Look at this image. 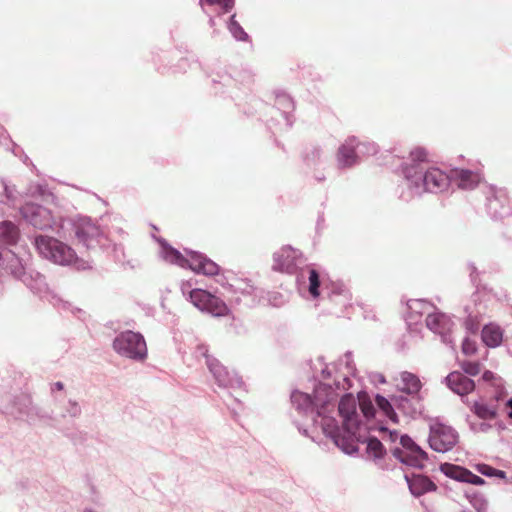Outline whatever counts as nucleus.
<instances>
[{
	"label": "nucleus",
	"instance_id": "39448f33",
	"mask_svg": "<svg viewBox=\"0 0 512 512\" xmlns=\"http://www.w3.org/2000/svg\"><path fill=\"white\" fill-rule=\"evenodd\" d=\"M66 223L72 226L75 238L87 249L106 248L109 238L90 217L78 216L74 219L62 220L60 228L63 229Z\"/></svg>",
	"mask_w": 512,
	"mask_h": 512
},
{
	"label": "nucleus",
	"instance_id": "7c9ffc66",
	"mask_svg": "<svg viewBox=\"0 0 512 512\" xmlns=\"http://www.w3.org/2000/svg\"><path fill=\"white\" fill-rule=\"evenodd\" d=\"M375 402L377 407L383 412V414L394 423H398V415L395 411L393 396L390 399L385 398L381 395H376Z\"/></svg>",
	"mask_w": 512,
	"mask_h": 512
},
{
	"label": "nucleus",
	"instance_id": "5701e85b",
	"mask_svg": "<svg viewBox=\"0 0 512 512\" xmlns=\"http://www.w3.org/2000/svg\"><path fill=\"white\" fill-rule=\"evenodd\" d=\"M406 481L408 483V487L410 492L419 497L427 492H431L436 490V485L426 476L423 475H413L409 478L407 475L405 476Z\"/></svg>",
	"mask_w": 512,
	"mask_h": 512
},
{
	"label": "nucleus",
	"instance_id": "69168bd1",
	"mask_svg": "<svg viewBox=\"0 0 512 512\" xmlns=\"http://www.w3.org/2000/svg\"><path fill=\"white\" fill-rule=\"evenodd\" d=\"M508 416H509L510 418H512V410H510V411L508 412Z\"/></svg>",
	"mask_w": 512,
	"mask_h": 512
},
{
	"label": "nucleus",
	"instance_id": "7ed1b4c3",
	"mask_svg": "<svg viewBox=\"0 0 512 512\" xmlns=\"http://www.w3.org/2000/svg\"><path fill=\"white\" fill-rule=\"evenodd\" d=\"M33 245L41 258L54 264L72 266L79 271L92 268L90 261L77 257L73 248L54 237L37 235Z\"/></svg>",
	"mask_w": 512,
	"mask_h": 512
},
{
	"label": "nucleus",
	"instance_id": "1a4fd4ad",
	"mask_svg": "<svg viewBox=\"0 0 512 512\" xmlns=\"http://www.w3.org/2000/svg\"><path fill=\"white\" fill-rule=\"evenodd\" d=\"M458 433L455 429L442 423L430 426L429 446L436 452L445 453L452 450L458 443Z\"/></svg>",
	"mask_w": 512,
	"mask_h": 512
},
{
	"label": "nucleus",
	"instance_id": "e433bc0d",
	"mask_svg": "<svg viewBox=\"0 0 512 512\" xmlns=\"http://www.w3.org/2000/svg\"><path fill=\"white\" fill-rule=\"evenodd\" d=\"M441 471L446 476H448L452 479H455L457 481L463 482L464 473H461V472H465L466 469L456 466V465H453V464L445 463V464L441 465Z\"/></svg>",
	"mask_w": 512,
	"mask_h": 512
},
{
	"label": "nucleus",
	"instance_id": "0eeeda50",
	"mask_svg": "<svg viewBox=\"0 0 512 512\" xmlns=\"http://www.w3.org/2000/svg\"><path fill=\"white\" fill-rule=\"evenodd\" d=\"M307 266L306 259L301 251L291 247L283 246L273 254V270L288 274L300 272L304 277V268Z\"/></svg>",
	"mask_w": 512,
	"mask_h": 512
},
{
	"label": "nucleus",
	"instance_id": "cd10ccee",
	"mask_svg": "<svg viewBox=\"0 0 512 512\" xmlns=\"http://www.w3.org/2000/svg\"><path fill=\"white\" fill-rule=\"evenodd\" d=\"M471 410L477 417L483 420H492L497 417L498 407L494 403L487 404L482 401H475L471 406Z\"/></svg>",
	"mask_w": 512,
	"mask_h": 512
},
{
	"label": "nucleus",
	"instance_id": "473e14b6",
	"mask_svg": "<svg viewBox=\"0 0 512 512\" xmlns=\"http://www.w3.org/2000/svg\"><path fill=\"white\" fill-rule=\"evenodd\" d=\"M304 162L308 168H315L323 162V152L319 147H312L304 155Z\"/></svg>",
	"mask_w": 512,
	"mask_h": 512
},
{
	"label": "nucleus",
	"instance_id": "bf43d9fd",
	"mask_svg": "<svg viewBox=\"0 0 512 512\" xmlns=\"http://www.w3.org/2000/svg\"><path fill=\"white\" fill-rule=\"evenodd\" d=\"M322 373H323V375L327 374L328 376H330V374H331V372H330V370H329V368H328V367H327L326 369H324V370L322 371Z\"/></svg>",
	"mask_w": 512,
	"mask_h": 512
},
{
	"label": "nucleus",
	"instance_id": "dca6fc26",
	"mask_svg": "<svg viewBox=\"0 0 512 512\" xmlns=\"http://www.w3.org/2000/svg\"><path fill=\"white\" fill-rule=\"evenodd\" d=\"M3 413L18 419H32L37 414V408L32 405L28 396L21 395L9 403H2Z\"/></svg>",
	"mask_w": 512,
	"mask_h": 512
},
{
	"label": "nucleus",
	"instance_id": "a211bd4d",
	"mask_svg": "<svg viewBox=\"0 0 512 512\" xmlns=\"http://www.w3.org/2000/svg\"><path fill=\"white\" fill-rule=\"evenodd\" d=\"M395 410H398L405 416L415 417L420 413L421 404L417 395L400 393L393 395Z\"/></svg>",
	"mask_w": 512,
	"mask_h": 512
},
{
	"label": "nucleus",
	"instance_id": "aec40b11",
	"mask_svg": "<svg viewBox=\"0 0 512 512\" xmlns=\"http://www.w3.org/2000/svg\"><path fill=\"white\" fill-rule=\"evenodd\" d=\"M357 442L366 443L367 453L375 459H381L385 455V448L383 444L376 437H367L362 439L361 435V422L360 416L358 415V427L356 429L355 447L356 451L350 453L352 455L358 451Z\"/></svg>",
	"mask_w": 512,
	"mask_h": 512
},
{
	"label": "nucleus",
	"instance_id": "5fc2aeb1",
	"mask_svg": "<svg viewBox=\"0 0 512 512\" xmlns=\"http://www.w3.org/2000/svg\"><path fill=\"white\" fill-rule=\"evenodd\" d=\"M217 282L219 284H221L222 286H225L226 285V282H225V277L224 276H220L219 279H217Z\"/></svg>",
	"mask_w": 512,
	"mask_h": 512
},
{
	"label": "nucleus",
	"instance_id": "58836bf2",
	"mask_svg": "<svg viewBox=\"0 0 512 512\" xmlns=\"http://www.w3.org/2000/svg\"><path fill=\"white\" fill-rule=\"evenodd\" d=\"M477 471L487 477H498L504 479L506 473L502 470L495 469L487 464H478Z\"/></svg>",
	"mask_w": 512,
	"mask_h": 512
},
{
	"label": "nucleus",
	"instance_id": "37998d69",
	"mask_svg": "<svg viewBox=\"0 0 512 512\" xmlns=\"http://www.w3.org/2000/svg\"><path fill=\"white\" fill-rule=\"evenodd\" d=\"M359 406L361 408L363 415L366 418H371L374 416L375 409H374L373 404L370 401H364V400L359 401Z\"/></svg>",
	"mask_w": 512,
	"mask_h": 512
},
{
	"label": "nucleus",
	"instance_id": "ddd939ff",
	"mask_svg": "<svg viewBox=\"0 0 512 512\" xmlns=\"http://www.w3.org/2000/svg\"><path fill=\"white\" fill-rule=\"evenodd\" d=\"M207 367L219 387L232 389L242 387L243 381L238 374L228 370L216 358H208Z\"/></svg>",
	"mask_w": 512,
	"mask_h": 512
},
{
	"label": "nucleus",
	"instance_id": "de8ad7c7",
	"mask_svg": "<svg viewBox=\"0 0 512 512\" xmlns=\"http://www.w3.org/2000/svg\"><path fill=\"white\" fill-rule=\"evenodd\" d=\"M192 283L190 281L183 282L181 284V292L182 294L189 300V291L193 290Z\"/></svg>",
	"mask_w": 512,
	"mask_h": 512
},
{
	"label": "nucleus",
	"instance_id": "c756f323",
	"mask_svg": "<svg viewBox=\"0 0 512 512\" xmlns=\"http://www.w3.org/2000/svg\"><path fill=\"white\" fill-rule=\"evenodd\" d=\"M502 197V194H496L488 198L487 210L494 218H503L508 214V209L503 204Z\"/></svg>",
	"mask_w": 512,
	"mask_h": 512
},
{
	"label": "nucleus",
	"instance_id": "680f3d73",
	"mask_svg": "<svg viewBox=\"0 0 512 512\" xmlns=\"http://www.w3.org/2000/svg\"><path fill=\"white\" fill-rule=\"evenodd\" d=\"M470 268H471V277H473V273L475 272L476 268L473 265H471Z\"/></svg>",
	"mask_w": 512,
	"mask_h": 512
},
{
	"label": "nucleus",
	"instance_id": "052dcab7",
	"mask_svg": "<svg viewBox=\"0 0 512 512\" xmlns=\"http://www.w3.org/2000/svg\"><path fill=\"white\" fill-rule=\"evenodd\" d=\"M56 233H57L60 237H65V234H64V233H62V232L60 231V229H58V230L56 231Z\"/></svg>",
	"mask_w": 512,
	"mask_h": 512
},
{
	"label": "nucleus",
	"instance_id": "a878e982",
	"mask_svg": "<svg viewBox=\"0 0 512 512\" xmlns=\"http://www.w3.org/2000/svg\"><path fill=\"white\" fill-rule=\"evenodd\" d=\"M408 320L410 322L416 321L415 316H421L423 313H431L434 309L430 303L423 299H411L407 302Z\"/></svg>",
	"mask_w": 512,
	"mask_h": 512
},
{
	"label": "nucleus",
	"instance_id": "79ce46f5",
	"mask_svg": "<svg viewBox=\"0 0 512 512\" xmlns=\"http://www.w3.org/2000/svg\"><path fill=\"white\" fill-rule=\"evenodd\" d=\"M464 473L463 482L470 483L473 485H482L484 484V479L478 475L473 474L471 471L467 470Z\"/></svg>",
	"mask_w": 512,
	"mask_h": 512
},
{
	"label": "nucleus",
	"instance_id": "4be33fe9",
	"mask_svg": "<svg viewBox=\"0 0 512 512\" xmlns=\"http://www.w3.org/2000/svg\"><path fill=\"white\" fill-rule=\"evenodd\" d=\"M452 176V183L465 190L474 189L481 180L478 173L466 169H453Z\"/></svg>",
	"mask_w": 512,
	"mask_h": 512
},
{
	"label": "nucleus",
	"instance_id": "393cba45",
	"mask_svg": "<svg viewBox=\"0 0 512 512\" xmlns=\"http://www.w3.org/2000/svg\"><path fill=\"white\" fill-rule=\"evenodd\" d=\"M275 107L280 111L286 125L291 126V112L294 109V102L292 98L286 93H279L276 95Z\"/></svg>",
	"mask_w": 512,
	"mask_h": 512
},
{
	"label": "nucleus",
	"instance_id": "0e129e2a",
	"mask_svg": "<svg viewBox=\"0 0 512 512\" xmlns=\"http://www.w3.org/2000/svg\"><path fill=\"white\" fill-rule=\"evenodd\" d=\"M379 381H380L381 383H385V379H384V377H383V376H380V377H379Z\"/></svg>",
	"mask_w": 512,
	"mask_h": 512
},
{
	"label": "nucleus",
	"instance_id": "6e6d98bb",
	"mask_svg": "<svg viewBox=\"0 0 512 512\" xmlns=\"http://www.w3.org/2000/svg\"><path fill=\"white\" fill-rule=\"evenodd\" d=\"M502 399H503V393H502V392L498 393V394L495 396V401H496V402H499V401H500V400H502Z\"/></svg>",
	"mask_w": 512,
	"mask_h": 512
},
{
	"label": "nucleus",
	"instance_id": "8fccbe9b",
	"mask_svg": "<svg viewBox=\"0 0 512 512\" xmlns=\"http://www.w3.org/2000/svg\"><path fill=\"white\" fill-rule=\"evenodd\" d=\"M64 389V384L60 381L58 382H55L51 385V391L52 392H55V391H61Z\"/></svg>",
	"mask_w": 512,
	"mask_h": 512
},
{
	"label": "nucleus",
	"instance_id": "20e7f679",
	"mask_svg": "<svg viewBox=\"0 0 512 512\" xmlns=\"http://www.w3.org/2000/svg\"><path fill=\"white\" fill-rule=\"evenodd\" d=\"M158 242L160 244L159 256L163 261L181 268H189L195 273L206 276L219 274V265L206 255L192 250H185L187 256H184L180 251L170 246L166 240L158 239Z\"/></svg>",
	"mask_w": 512,
	"mask_h": 512
},
{
	"label": "nucleus",
	"instance_id": "a18cd8bd",
	"mask_svg": "<svg viewBox=\"0 0 512 512\" xmlns=\"http://www.w3.org/2000/svg\"><path fill=\"white\" fill-rule=\"evenodd\" d=\"M195 353H196V356H197V357H199V356L204 357V358H205V363H206V364H207V360H208V358H213L212 356H210V355L208 354V347H207L206 345H204V344H200V345H198V346H197V348H196Z\"/></svg>",
	"mask_w": 512,
	"mask_h": 512
},
{
	"label": "nucleus",
	"instance_id": "9d476101",
	"mask_svg": "<svg viewBox=\"0 0 512 512\" xmlns=\"http://www.w3.org/2000/svg\"><path fill=\"white\" fill-rule=\"evenodd\" d=\"M189 301L200 311L213 316L219 317L228 313L227 305L220 298L200 288L189 291Z\"/></svg>",
	"mask_w": 512,
	"mask_h": 512
},
{
	"label": "nucleus",
	"instance_id": "09e8293b",
	"mask_svg": "<svg viewBox=\"0 0 512 512\" xmlns=\"http://www.w3.org/2000/svg\"><path fill=\"white\" fill-rule=\"evenodd\" d=\"M491 428L490 424L480 423L478 426L471 424V429L477 432H487Z\"/></svg>",
	"mask_w": 512,
	"mask_h": 512
},
{
	"label": "nucleus",
	"instance_id": "72a5a7b5",
	"mask_svg": "<svg viewBox=\"0 0 512 512\" xmlns=\"http://www.w3.org/2000/svg\"><path fill=\"white\" fill-rule=\"evenodd\" d=\"M200 5L205 13H208L207 7L216 6L223 13L229 12L234 6V0H200Z\"/></svg>",
	"mask_w": 512,
	"mask_h": 512
},
{
	"label": "nucleus",
	"instance_id": "bb28decb",
	"mask_svg": "<svg viewBox=\"0 0 512 512\" xmlns=\"http://www.w3.org/2000/svg\"><path fill=\"white\" fill-rule=\"evenodd\" d=\"M20 237L17 226L11 221L0 222V241L7 245H13Z\"/></svg>",
	"mask_w": 512,
	"mask_h": 512
},
{
	"label": "nucleus",
	"instance_id": "3c124183",
	"mask_svg": "<svg viewBox=\"0 0 512 512\" xmlns=\"http://www.w3.org/2000/svg\"><path fill=\"white\" fill-rule=\"evenodd\" d=\"M484 381H490L494 378V374L491 371H485L482 375Z\"/></svg>",
	"mask_w": 512,
	"mask_h": 512
},
{
	"label": "nucleus",
	"instance_id": "603ef678",
	"mask_svg": "<svg viewBox=\"0 0 512 512\" xmlns=\"http://www.w3.org/2000/svg\"><path fill=\"white\" fill-rule=\"evenodd\" d=\"M477 320H478V318L474 319L472 321L467 318V323H466L467 324V328L472 330L473 329V322L477 321ZM477 329H478V326H475L474 330H477Z\"/></svg>",
	"mask_w": 512,
	"mask_h": 512
},
{
	"label": "nucleus",
	"instance_id": "c85d7f7f",
	"mask_svg": "<svg viewBox=\"0 0 512 512\" xmlns=\"http://www.w3.org/2000/svg\"><path fill=\"white\" fill-rule=\"evenodd\" d=\"M401 393H405L408 395H417L421 388V382L419 378L410 373V372H402L401 373Z\"/></svg>",
	"mask_w": 512,
	"mask_h": 512
},
{
	"label": "nucleus",
	"instance_id": "2eb2a0df",
	"mask_svg": "<svg viewBox=\"0 0 512 512\" xmlns=\"http://www.w3.org/2000/svg\"><path fill=\"white\" fill-rule=\"evenodd\" d=\"M494 299L495 295L490 289L485 286H478L471 296L473 305L467 304L464 307L466 314H468V319L472 321L484 315L489 304L493 302Z\"/></svg>",
	"mask_w": 512,
	"mask_h": 512
},
{
	"label": "nucleus",
	"instance_id": "4d7b16f0",
	"mask_svg": "<svg viewBox=\"0 0 512 512\" xmlns=\"http://www.w3.org/2000/svg\"><path fill=\"white\" fill-rule=\"evenodd\" d=\"M506 406L512 410V398L508 399L506 402Z\"/></svg>",
	"mask_w": 512,
	"mask_h": 512
},
{
	"label": "nucleus",
	"instance_id": "ea45409f",
	"mask_svg": "<svg viewBox=\"0 0 512 512\" xmlns=\"http://www.w3.org/2000/svg\"><path fill=\"white\" fill-rule=\"evenodd\" d=\"M461 368L465 374L470 376H476L480 373V364L474 361H463Z\"/></svg>",
	"mask_w": 512,
	"mask_h": 512
},
{
	"label": "nucleus",
	"instance_id": "2f4dec72",
	"mask_svg": "<svg viewBox=\"0 0 512 512\" xmlns=\"http://www.w3.org/2000/svg\"><path fill=\"white\" fill-rule=\"evenodd\" d=\"M236 15L233 14L227 22V29L236 41L246 42L249 40V35L244 31L243 27L235 19Z\"/></svg>",
	"mask_w": 512,
	"mask_h": 512
},
{
	"label": "nucleus",
	"instance_id": "f3484780",
	"mask_svg": "<svg viewBox=\"0 0 512 512\" xmlns=\"http://www.w3.org/2000/svg\"><path fill=\"white\" fill-rule=\"evenodd\" d=\"M336 159L340 168H351L359 163L356 136H349L344 140L338 148Z\"/></svg>",
	"mask_w": 512,
	"mask_h": 512
},
{
	"label": "nucleus",
	"instance_id": "c03bdc74",
	"mask_svg": "<svg viewBox=\"0 0 512 512\" xmlns=\"http://www.w3.org/2000/svg\"><path fill=\"white\" fill-rule=\"evenodd\" d=\"M66 412L71 417H77L81 414V407L76 401L69 400L66 408Z\"/></svg>",
	"mask_w": 512,
	"mask_h": 512
},
{
	"label": "nucleus",
	"instance_id": "f8f14e48",
	"mask_svg": "<svg viewBox=\"0 0 512 512\" xmlns=\"http://www.w3.org/2000/svg\"><path fill=\"white\" fill-rule=\"evenodd\" d=\"M323 299H327L337 311H343L351 305L352 295L341 281H331L323 287Z\"/></svg>",
	"mask_w": 512,
	"mask_h": 512
},
{
	"label": "nucleus",
	"instance_id": "4c0bfd02",
	"mask_svg": "<svg viewBox=\"0 0 512 512\" xmlns=\"http://www.w3.org/2000/svg\"><path fill=\"white\" fill-rule=\"evenodd\" d=\"M103 251L112 255L117 262H123L125 259L124 247L120 244L112 243L110 240L106 243V248H101Z\"/></svg>",
	"mask_w": 512,
	"mask_h": 512
},
{
	"label": "nucleus",
	"instance_id": "49530a36",
	"mask_svg": "<svg viewBox=\"0 0 512 512\" xmlns=\"http://www.w3.org/2000/svg\"><path fill=\"white\" fill-rule=\"evenodd\" d=\"M229 288H235V290H240L242 294H252L254 292V287L246 284L244 288L235 287L233 284H228Z\"/></svg>",
	"mask_w": 512,
	"mask_h": 512
},
{
	"label": "nucleus",
	"instance_id": "f257e3e1",
	"mask_svg": "<svg viewBox=\"0 0 512 512\" xmlns=\"http://www.w3.org/2000/svg\"><path fill=\"white\" fill-rule=\"evenodd\" d=\"M345 363L347 372H338L331 383H320L314 389V396L294 390L291 394L292 407L302 416L311 418L314 425H320L323 433L345 454L356 451L355 439L358 427V403L352 393L343 395L338 404V415L342 425L331 414L334 413L339 391H347L353 386L350 375H354V365L350 352L344 355L341 363Z\"/></svg>",
	"mask_w": 512,
	"mask_h": 512
},
{
	"label": "nucleus",
	"instance_id": "412c9836",
	"mask_svg": "<svg viewBox=\"0 0 512 512\" xmlns=\"http://www.w3.org/2000/svg\"><path fill=\"white\" fill-rule=\"evenodd\" d=\"M307 275L308 285L307 289L310 294V296L313 299H317L321 296V286H325V284H328L329 282H325L323 278H321L320 273L312 266L307 265L304 268V277ZM297 281L299 284H301L302 278L300 274L297 276Z\"/></svg>",
	"mask_w": 512,
	"mask_h": 512
},
{
	"label": "nucleus",
	"instance_id": "a19ab883",
	"mask_svg": "<svg viewBox=\"0 0 512 512\" xmlns=\"http://www.w3.org/2000/svg\"><path fill=\"white\" fill-rule=\"evenodd\" d=\"M476 342L466 337L462 341V352L465 355H472L476 352Z\"/></svg>",
	"mask_w": 512,
	"mask_h": 512
},
{
	"label": "nucleus",
	"instance_id": "f03ea898",
	"mask_svg": "<svg viewBox=\"0 0 512 512\" xmlns=\"http://www.w3.org/2000/svg\"><path fill=\"white\" fill-rule=\"evenodd\" d=\"M427 151L416 147L410 152V163L402 165V173L409 192L402 193L400 198L410 201L414 196L423 193H440L446 191L452 183V170L450 173L430 166L427 163Z\"/></svg>",
	"mask_w": 512,
	"mask_h": 512
},
{
	"label": "nucleus",
	"instance_id": "423d86ee",
	"mask_svg": "<svg viewBox=\"0 0 512 512\" xmlns=\"http://www.w3.org/2000/svg\"><path fill=\"white\" fill-rule=\"evenodd\" d=\"M112 346L118 355L136 362H143L148 356L146 341L139 332H120L114 338Z\"/></svg>",
	"mask_w": 512,
	"mask_h": 512
},
{
	"label": "nucleus",
	"instance_id": "13d9d810",
	"mask_svg": "<svg viewBox=\"0 0 512 512\" xmlns=\"http://www.w3.org/2000/svg\"><path fill=\"white\" fill-rule=\"evenodd\" d=\"M209 24L211 27L215 26V19L213 17H210Z\"/></svg>",
	"mask_w": 512,
	"mask_h": 512
},
{
	"label": "nucleus",
	"instance_id": "9b49d317",
	"mask_svg": "<svg viewBox=\"0 0 512 512\" xmlns=\"http://www.w3.org/2000/svg\"><path fill=\"white\" fill-rule=\"evenodd\" d=\"M20 213L29 224L40 230L53 229L55 224L51 211L38 204L26 203L21 207Z\"/></svg>",
	"mask_w": 512,
	"mask_h": 512
},
{
	"label": "nucleus",
	"instance_id": "e2e57ef3",
	"mask_svg": "<svg viewBox=\"0 0 512 512\" xmlns=\"http://www.w3.org/2000/svg\"><path fill=\"white\" fill-rule=\"evenodd\" d=\"M298 430H299L300 432H302L304 435H307V430H306V429H303V430H302V429H301V427H298Z\"/></svg>",
	"mask_w": 512,
	"mask_h": 512
},
{
	"label": "nucleus",
	"instance_id": "f704fd0d",
	"mask_svg": "<svg viewBox=\"0 0 512 512\" xmlns=\"http://www.w3.org/2000/svg\"><path fill=\"white\" fill-rule=\"evenodd\" d=\"M3 192L0 193V204L10 205L16 200L15 186L10 185L5 179L1 180Z\"/></svg>",
	"mask_w": 512,
	"mask_h": 512
},
{
	"label": "nucleus",
	"instance_id": "6e6552de",
	"mask_svg": "<svg viewBox=\"0 0 512 512\" xmlns=\"http://www.w3.org/2000/svg\"><path fill=\"white\" fill-rule=\"evenodd\" d=\"M400 444L401 447L392 449V455L407 466L423 469L428 460L427 453L408 435L400 437Z\"/></svg>",
	"mask_w": 512,
	"mask_h": 512
},
{
	"label": "nucleus",
	"instance_id": "864d4df0",
	"mask_svg": "<svg viewBox=\"0 0 512 512\" xmlns=\"http://www.w3.org/2000/svg\"><path fill=\"white\" fill-rule=\"evenodd\" d=\"M477 320H478V318L474 319L472 321L467 318V323H466L467 324V328L472 330L473 329V322L477 321ZM477 329H478V326H475L474 330H477Z\"/></svg>",
	"mask_w": 512,
	"mask_h": 512
},
{
	"label": "nucleus",
	"instance_id": "c9c22d12",
	"mask_svg": "<svg viewBox=\"0 0 512 512\" xmlns=\"http://www.w3.org/2000/svg\"><path fill=\"white\" fill-rule=\"evenodd\" d=\"M378 145L371 141H361L357 137V151L359 158L375 155L378 152Z\"/></svg>",
	"mask_w": 512,
	"mask_h": 512
},
{
	"label": "nucleus",
	"instance_id": "b1692460",
	"mask_svg": "<svg viewBox=\"0 0 512 512\" xmlns=\"http://www.w3.org/2000/svg\"><path fill=\"white\" fill-rule=\"evenodd\" d=\"M482 340L483 342L491 348H495L500 346L503 340V332L502 329L495 324L485 325L482 329Z\"/></svg>",
	"mask_w": 512,
	"mask_h": 512
},
{
	"label": "nucleus",
	"instance_id": "6ab92c4d",
	"mask_svg": "<svg viewBox=\"0 0 512 512\" xmlns=\"http://www.w3.org/2000/svg\"><path fill=\"white\" fill-rule=\"evenodd\" d=\"M445 380L448 387L461 397L466 396L475 389L474 381L458 371L451 372Z\"/></svg>",
	"mask_w": 512,
	"mask_h": 512
},
{
	"label": "nucleus",
	"instance_id": "4468645a",
	"mask_svg": "<svg viewBox=\"0 0 512 512\" xmlns=\"http://www.w3.org/2000/svg\"><path fill=\"white\" fill-rule=\"evenodd\" d=\"M453 322L445 313L435 311L428 313L426 317V326L433 333L440 335L441 340L446 345L454 346V340L451 335Z\"/></svg>",
	"mask_w": 512,
	"mask_h": 512
}]
</instances>
